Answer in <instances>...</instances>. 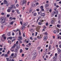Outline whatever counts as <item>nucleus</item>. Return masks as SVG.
Listing matches in <instances>:
<instances>
[{
  "label": "nucleus",
  "instance_id": "393cba45",
  "mask_svg": "<svg viewBox=\"0 0 61 61\" xmlns=\"http://www.w3.org/2000/svg\"><path fill=\"white\" fill-rule=\"evenodd\" d=\"M25 27L22 26V27H21V30H23V29H24V28H25Z\"/></svg>",
  "mask_w": 61,
  "mask_h": 61
},
{
  "label": "nucleus",
  "instance_id": "f257e3e1",
  "mask_svg": "<svg viewBox=\"0 0 61 61\" xmlns=\"http://www.w3.org/2000/svg\"><path fill=\"white\" fill-rule=\"evenodd\" d=\"M13 5H12L10 7H9V9L7 10V12L9 13L11 12V10L13 8Z\"/></svg>",
  "mask_w": 61,
  "mask_h": 61
},
{
  "label": "nucleus",
  "instance_id": "58836bf2",
  "mask_svg": "<svg viewBox=\"0 0 61 61\" xmlns=\"http://www.w3.org/2000/svg\"><path fill=\"white\" fill-rule=\"evenodd\" d=\"M44 7H43V6L41 5L40 7V8L41 9H43Z\"/></svg>",
  "mask_w": 61,
  "mask_h": 61
},
{
  "label": "nucleus",
  "instance_id": "5fc2aeb1",
  "mask_svg": "<svg viewBox=\"0 0 61 61\" xmlns=\"http://www.w3.org/2000/svg\"><path fill=\"white\" fill-rule=\"evenodd\" d=\"M13 23H14V22H13V21H12L10 23V24L11 25H12L13 24Z\"/></svg>",
  "mask_w": 61,
  "mask_h": 61
},
{
  "label": "nucleus",
  "instance_id": "a19ab883",
  "mask_svg": "<svg viewBox=\"0 0 61 61\" xmlns=\"http://www.w3.org/2000/svg\"><path fill=\"white\" fill-rule=\"evenodd\" d=\"M38 24L39 25H42V23L40 22H39L38 23Z\"/></svg>",
  "mask_w": 61,
  "mask_h": 61
},
{
  "label": "nucleus",
  "instance_id": "a18cd8bd",
  "mask_svg": "<svg viewBox=\"0 0 61 61\" xmlns=\"http://www.w3.org/2000/svg\"><path fill=\"white\" fill-rule=\"evenodd\" d=\"M41 49V47H38L37 48V49L38 50H39Z\"/></svg>",
  "mask_w": 61,
  "mask_h": 61
},
{
  "label": "nucleus",
  "instance_id": "f3484780",
  "mask_svg": "<svg viewBox=\"0 0 61 61\" xmlns=\"http://www.w3.org/2000/svg\"><path fill=\"white\" fill-rule=\"evenodd\" d=\"M16 46V44H15L13 46H12V48H14Z\"/></svg>",
  "mask_w": 61,
  "mask_h": 61
},
{
  "label": "nucleus",
  "instance_id": "6e6d98bb",
  "mask_svg": "<svg viewBox=\"0 0 61 61\" xmlns=\"http://www.w3.org/2000/svg\"><path fill=\"white\" fill-rule=\"evenodd\" d=\"M36 11L38 12V11H39V9H36Z\"/></svg>",
  "mask_w": 61,
  "mask_h": 61
},
{
  "label": "nucleus",
  "instance_id": "c9c22d12",
  "mask_svg": "<svg viewBox=\"0 0 61 61\" xmlns=\"http://www.w3.org/2000/svg\"><path fill=\"white\" fill-rule=\"evenodd\" d=\"M30 39H31L32 40H33V39L32 38V37L31 36L30 38Z\"/></svg>",
  "mask_w": 61,
  "mask_h": 61
},
{
  "label": "nucleus",
  "instance_id": "20e7f679",
  "mask_svg": "<svg viewBox=\"0 0 61 61\" xmlns=\"http://www.w3.org/2000/svg\"><path fill=\"white\" fill-rule=\"evenodd\" d=\"M57 50H58V54H60L61 53V50L59 48H57Z\"/></svg>",
  "mask_w": 61,
  "mask_h": 61
},
{
  "label": "nucleus",
  "instance_id": "39448f33",
  "mask_svg": "<svg viewBox=\"0 0 61 61\" xmlns=\"http://www.w3.org/2000/svg\"><path fill=\"white\" fill-rule=\"evenodd\" d=\"M41 28V26H38L36 29V31H37L38 32H39V28Z\"/></svg>",
  "mask_w": 61,
  "mask_h": 61
},
{
  "label": "nucleus",
  "instance_id": "052dcab7",
  "mask_svg": "<svg viewBox=\"0 0 61 61\" xmlns=\"http://www.w3.org/2000/svg\"><path fill=\"white\" fill-rule=\"evenodd\" d=\"M26 46L27 47H29L30 46L28 44V45H26Z\"/></svg>",
  "mask_w": 61,
  "mask_h": 61
},
{
  "label": "nucleus",
  "instance_id": "3c124183",
  "mask_svg": "<svg viewBox=\"0 0 61 61\" xmlns=\"http://www.w3.org/2000/svg\"><path fill=\"white\" fill-rule=\"evenodd\" d=\"M6 60H7V61H8L9 60V58H6Z\"/></svg>",
  "mask_w": 61,
  "mask_h": 61
},
{
  "label": "nucleus",
  "instance_id": "4d7b16f0",
  "mask_svg": "<svg viewBox=\"0 0 61 61\" xmlns=\"http://www.w3.org/2000/svg\"><path fill=\"white\" fill-rule=\"evenodd\" d=\"M52 9H50V10H49V12H50V13H51L52 12Z\"/></svg>",
  "mask_w": 61,
  "mask_h": 61
},
{
  "label": "nucleus",
  "instance_id": "09e8293b",
  "mask_svg": "<svg viewBox=\"0 0 61 61\" xmlns=\"http://www.w3.org/2000/svg\"><path fill=\"white\" fill-rule=\"evenodd\" d=\"M54 6H56L57 5H56V3H55L54 4Z\"/></svg>",
  "mask_w": 61,
  "mask_h": 61
},
{
  "label": "nucleus",
  "instance_id": "a878e982",
  "mask_svg": "<svg viewBox=\"0 0 61 61\" xmlns=\"http://www.w3.org/2000/svg\"><path fill=\"white\" fill-rule=\"evenodd\" d=\"M58 23L59 24H61V21L60 20H59L58 21Z\"/></svg>",
  "mask_w": 61,
  "mask_h": 61
},
{
  "label": "nucleus",
  "instance_id": "aec40b11",
  "mask_svg": "<svg viewBox=\"0 0 61 61\" xmlns=\"http://www.w3.org/2000/svg\"><path fill=\"white\" fill-rule=\"evenodd\" d=\"M26 25L25 24V23H23L22 26H24L25 27V26Z\"/></svg>",
  "mask_w": 61,
  "mask_h": 61
},
{
  "label": "nucleus",
  "instance_id": "72a5a7b5",
  "mask_svg": "<svg viewBox=\"0 0 61 61\" xmlns=\"http://www.w3.org/2000/svg\"><path fill=\"white\" fill-rule=\"evenodd\" d=\"M44 34L45 35H46V36H47V35H48V33L47 32H46Z\"/></svg>",
  "mask_w": 61,
  "mask_h": 61
},
{
  "label": "nucleus",
  "instance_id": "2f4dec72",
  "mask_svg": "<svg viewBox=\"0 0 61 61\" xmlns=\"http://www.w3.org/2000/svg\"><path fill=\"white\" fill-rule=\"evenodd\" d=\"M11 33V32H9L8 34V36H10V33Z\"/></svg>",
  "mask_w": 61,
  "mask_h": 61
},
{
  "label": "nucleus",
  "instance_id": "6e6552de",
  "mask_svg": "<svg viewBox=\"0 0 61 61\" xmlns=\"http://www.w3.org/2000/svg\"><path fill=\"white\" fill-rule=\"evenodd\" d=\"M42 37V36L41 35H39L37 36V38L38 39H41Z\"/></svg>",
  "mask_w": 61,
  "mask_h": 61
},
{
  "label": "nucleus",
  "instance_id": "7c9ffc66",
  "mask_svg": "<svg viewBox=\"0 0 61 61\" xmlns=\"http://www.w3.org/2000/svg\"><path fill=\"white\" fill-rule=\"evenodd\" d=\"M37 15L36 13H34L33 14L34 16H36Z\"/></svg>",
  "mask_w": 61,
  "mask_h": 61
},
{
  "label": "nucleus",
  "instance_id": "49530a36",
  "mask_svg": "<svg viewBox=\"0 0 61 61\" xmlns=\"http://www.w3.org/2000/svg\"><path fill=\"white\" fill-rule=\"evenodd\" d=\"M14 53H12L11 54V56H14Z\"/></svg>",
  "mask_w": 61,
  "mask_h": 61
},
{
  "label": "nucleus",
  "instance_id": "9b49d317",
  "mask_svg": "<svg viewBox=\"0 0 61 61\" xmlns=\"http://www.w3.org/2000/svg\"><path fill=\"white\" fill-rule=\"evenodd\" d=\"M36 51H32L31 53V54L32 55H34V54H35V53H36Z\"/></svg>",
  "mask_w": 61,
  "mask_h": 61
},
{
  "label": "nucleus",
  "instance_id": "69168bd1",
  "mask_svg": "<svg viewBox=\"0 0 61 61\" xmlns=\"http://www.w3.org/2000/svg\"><path fill=\"white\" fill-rule=\"evenodd\" d=\"M53 32L54 34H56V30H54Z\"/></svg>",
  "mask_w": 61,
  "mask_h": 61
},
{
  "label": "nucleus",
  "instance_id": "b1692460",
  "mask_svg": "<svg viewBox=\"0 0 61 61\" xmlns=\"http://www.w3.org/2000/svg\"><path fill=\"white\" fill-rule=\"evenodd\" d=\"M51 45H50L49 47V50H50L51 49Z\"/></svg>",
  "mask_w": 61,
  "mask_h": 61
},
{
  "label": "nucleus",
  "instance_id": "f8f14e48",
  "mask_svg": "<svg viewBox=\"0 0 61 61\" xmlns=\"http://www.w3.org/2000/svg\"><path fill=\"white\" fill-rule=\"evenodd\" d=\"M41 16H45V13H41Z\"/></svg>",
  "mask_w": 61,
  "mask_h": 61
},
{
  "label": "nucleus",
  "instance_id": "bf43d9fd",
  "mask_svg": "<svg viewBox=\"0 0 61 61\" xmlns=\"http://www.w3.org/2000/svg\"><path fill=\"white\" fill-rule=\"evenodd\" d=\"M40 18H41V16H40L38 17V20H39V19H40Z\"/></svg>",
  "mask_w": 61,
  "mask_h": 61
},
{
  "label": "nucleus",
  "instance_id": "680f3d73",
  "mask_svg": "<svg viewBox=\"0 0 61 61\" xmlns=\"http://www.w3.org/2000/svg\"><path fill=\"white\" fill-rule=\"evenodd\" d=\"M2 50H3V48H0V51H2Z\"/></svg>",
  "mask_w": 61,
  "mask_h": 61
},
{
  "label": "nucleus",
  "instance_id": "2eb2a0df",
  "mask_svg": "<svg viewBox=\"0 0 61 61\" xmlns=\"http://www.w3.org/2000/svg\"><path fill=\"white\" fill-rule=\"evenodd\" d=\"M51 24H54L55 23H54V21L53 20H52L51 22Z\"/></svg>",
  "mask_w": 61,
  "mask_h": 61
},
{
  "label": "nucleus",
  "instance_id": "c85d7f7f",
  "mask_svg": "<svg viewBox=\"0 0 61 61\" xmlns=\"http://www.w3.org/2000/svg\"><path fill=\"white\" fill-rule=\"evenodd\" d=\"M19 10H16V12L18 14H20V12H19Z\"/></svg>",
  "mask_w": 61,
  "mask_h": 61
},
{
  "label": "nucleus",
  "instance_id": "e2e57ef3",
  "mask_svg": "<svg viewBox=\"0 0 61 61\" xmlns=\"http://www.w3.org/2000/svg\"><path fill=\"white\" fill-rule=\"evenodd\" d=\"M52 43H53V41H51L50 42V44H52Z\"/></svg>",
  "mask_w": 61,
  "mask_h": 61
},
{
  "label": "nucleus",
  "instance_id": "c03bdc74",
  "mask_svg": "<svg viewBox=\"0 0 61 61\" xmlns=\"http://www.w3.org/2000/svg\"><path fill=\"white\" fill-rule=\"evenodd\" d=\"M38 34V33H37V32H36V34H35L36 36H37V35Z\"/></svg>",
  "mask_w": 61,
  "mask_h": 61
},
{
  "label": "nucleus",
  "instance_id": "79ce46f5",
  "mask_svg": "<svg viewBox=\"0 0 61 61\" xmlns=\"http://www.w3.org/2000/svg\"><path fill=\"white\" fill-rule=\"evenodd\" d=\"M40 21L41 23H42V22H44V21L43 20L41 19V20H40Z\"/></svg>",
  "mask_w": 61,
  "mask_h": 61
},
{
  "label": "nucleus",
  "instance_id": "a211bd4d",
  "mask_svg": "<svg viewBox=\"0 0 61 61\" xmlns=\"http://www.w3.org/2000/svg\"><path fill=\"white\" fill-rule=\"evenodd\" d=\"M54 14H57V15H58V12L57 11H56H56H54Z\"/></svg>",
  "mask_w": 61,
  "mask_h": 61
},
{
  "label": "nucleus",
  "instance_id": "6ab92c4d",
  "mask_svg": "<svg viewBox=\"0 0 61 61\" xmlns=\"http://www.w3.org/2000/svg\"><path fill=\"white\" fill-rule=\"evenodd\" d=\"M56 58H57V57H56V56H54L53 57V59L54 60H56Z\"/></svg>",
  "mask_w": 61,
  "mask_h": 61
},
{
  "label": "nucleus",
  "instance_id": "f03ea898",
  "mask_svg": "<svg viewBox=\"0 0 61 61\" xmlns=\"http://www.w3.org/2000/svg\"><path fill=\"white\" fill-rule=\"evenodd\" d=\"M5 20L4 18H0V22L1 24L5 23Z\"/></svg>",
  "mask_w": 61,
  "mask_h": 61
},
{
  "label": "nucleus",
  "instance_id": "0eeeda50",
  "mask_svg": "<svg viewBox=\"0 0 61 61\" xmlns=\"http://www.w3.org/2000/svg\"><path fill=\"white\" fill-rule=\"evenodd\" d=\"M43 40L44 41H46L48 37L47 36H45L43 38Z\"/></svg>",
  "mask_w": 61,
  "mask_h": 61
},
{
  "label": "nucleus",
  "instance_id": "cd10ccee",
  "mask_svg": "<svg viewBox=\"0 0 61 61\" xmlns=\"http://www.w3.org/2000/svg\"><path fill=\"white\" fill-rule=\"evenodd\" d=\"M22 52H23V50L22 49H21L20 50V53H22Z\"/></svg>",
  "mask_w": 61,
  "mask_h": 61
},
{
  "label": "nucleus",
  "instance_id": "774afa93",
  "mask_svg": "<svg viewBox=\"0 0 61 61\" xmlns=\"http://www.w3.org/2000/svg\"><path fill=\"white\" fill-rule=\"evenodd\" d=\"M29 3H30V2L29 1L27 3V5H29Z\"/></svg>",
  "mask_w": 61,
  "mask_h": 61
},
{
  "label": "nucleus",
  "instance_id": "bb28decb",
  "mask_svg": "<svg viewBox=\"0 0 61 61\" xmlns=\"http://www.w3.org/2000/svg\"><path fill=\"white\" fill-rule=\"evenodd\" d=\"M16 56H17V54H16V53H15L14 56V58H15V57H16Z\"/></svg>",
  "mask_w": 61,
  "mask_h": 61
},
{
  "label": "nucleus",
  "instance_id": "864d4df0",
  "mask_svg": "<svg viewBox=\"0 0 61 61\" xmlns=\"http://www.w3.org/2000/svg\"><path fill=\"white\" fill-rule=\"evenodd\" d=\"M9 16H10V15H7V17H9Z\"/></svg>",
  "mask_w": 61,
  "mask_h": 61
},
{
  "label": "nucleus",
  "instance_id": "4468645a",
  "mask_svg": "<svg viewBox=\"0 0 61 61\" xmlns=\"http://www.w3.org/2000/svg\"><path fill=\"white\" fill-rule=\"evenodd\" d=\"M54 15H55L54 12H52L51 14V17H53V16H54Z\"/></svg>",
  "mask_w": 61,
  "mask_h": 61
},
{
  "label": "nucleus",
  "instance_id": "423d86ee",
  "mask_svg": "<svg viewBox=\"0 0 61 61\" xmlns=\"http://www.w3.org/2000/svg\"><path fill=\"white\" fill-rule=\"evenodd\" d=\"M37 55V54H36V53H35V54L33 56L32 58V59L33 60L35 59V58H36V56Z\"/></svg>",
  "mask_w": 61,
  "mask_h": 61
},
{
  "label": "nucleus",
  "instance_id": "8fccbe9b",
  "mask_svg": "<svg viewBox=\"0 0 61 61\" xmlns=\"http://www.w3.org/2000/svg\"><path fill=\"white\" fill-rule=\"evenodd\" d=\"M35 4H33L32 5V6L33 7H35Z\"/></svg>",
  "mask_w": 61,
  "mask_h": 61
},
{
  "label": "nucleus",
  "instance_id": "ddd939ff",
  "mask_svg": "<svg viewBox=\"0 0 61 61\" xmlns=\"http://www.w3.org/2000/svg\"><path fill=\"white\" fill-rule=\"evenodd\" d=\"M57 27H58V28H60L61 27V25H59V24H58L57 25Z\"/></svg>",
  "mask_w": 61,
  "mask_h": 61
},
{
  "label": "nucleus",
  "instance_id": "ea45409f",
  "mask_svg": "<svg viewBox=\"0 0 61 61\" xmlns=\"http://www.w3.org/2000/svg\"><path fill=\"white\" fill-rule=\"evenodd\" d=\"M57 54L56 53H55V56H56V57H57Z\"/></svg>",
  "mask_w": 61,
  "mask_h": 61
},
{
  "label": "nucleus",
  "instance_id": "37998d69",
  "mask_svg": "<svg viewBox=\"0 0 61 61\" xmlns=\"http://www.w3.org/2000/svg\"><path fill=\"white\" fill-rule=\"evenodd\" d=\"M38 15H41V12H38Z\"/></svg>",
  "mask_w": 61,
  "mask_h": 61
},
{
  "label": "nucleus",
  "instance_id": "4be33fe9",
  "mask_svg": "<svg viewBox=\"0 0 61 61\" xmlns=\"http://www.w3.org/2000/svg\"><path fill=\"white\" fill-rule=\"evenodd\" d=\"M34 29H33L31 28L30 29V32H34Z\"/></svg>",
  "mask_w": 61,
  "mask_h": 61
},
{
  "label": "nucleus",
  "instance_id": "338daca9",
  "mask_svg": "<svg viewBox=\"0 0 61 61\" xmlns=\"http://www.w3.org/2000/svg\"><path fill=\"white\" fill-rule=\"evenodd\" d=\"M24 56H25V54H22V57H24Z\"/></svg>",
  "mask_w": 61,
  "mask_h": 61
},
{
  "label": "nucleus",
  "instance_id": "dca6fc26",
  "mask_svg": "<svg viewBox=\"0 0 61 61\" xmlns=\"http://www.w3.org/2000/svg\"><path fill=\"white\" fill-rule=\"evenodd\" d=\"M15 53H18V51L17 49H16L15 48Z\"/></svg>",
  "mask_w": 61,
  "mask_h": 61
},
{
  "label": "nucleus",
  "instance_id": "603ef678",
  "mask_svg": "<svg viewBox=\"0 0 61 61\" xmlns=\"http://www.w3.org/2000/svg\"><path fill=\"white\" fill-rule=\"evenodd\" d=\"M46 58L47 59L48 58V56L47 55H46Z\"/></svg>",
  "mask_w": 61,
  "mask_h": 61
},
{
  "label": "nucleus",
  "instance_id": "c756f323",
  "mask_svg": "<svg viewBox=\"0 0 61 61\" xmlns=\"http://www.w3.org/2000/svg\"><path fill=\"white\" fill-rule=\"evenodd\" d=\"M59 32V29H57V33H58Z\"/></svg>",
  "mask_w": 61,
  "mask_h": 61
},
{
  "label": "nucleus",
  "instance_id": "4c0bfd02",
  "mask_svg": "<svg viewBox=\"0 0 61 61\" xmlns=\"http://www.w3.org/2000/svg\"><path fill=\"white\" fill-rule=\"evenodd\" d=\"M9 19H10V20H12L13 19V18L10 17Z\"/></svg>",
  "mask_w": 61,
  "mask_h": 61
},
{
  "label": "nucleus",
  "instance_id": "412c9836",
  "mask_svg": "<svg viewBox=\"0 0 61 61\" xmlns=\"http://www.w3.org/2000/svg\"><path fill=\"white\" fill-rule=\"evenodd\" d=\"M16 49H18L20 48V46H17L16 47Z\"/></svg>",
  "mask_w": 61,
  "mask_h": 61
},
{
  "label": "nucleus",
  "instance_id": "1a4fd4ad",
  "mask_svg": "<svg viewBox=\"0 0 61 61\" xmlns=\"http://www.w3.org/2000/svg\"><path fill=\"white\" fill-rule=\"evenodd\" d=\"M14 50L15 49H14V48H12V47L10 49V50L11 52H14Z\"/></svg>",
  "mask_w": 61,
  "mask_h": 61
},
{
  "label": "nucleus",
  "instance_id": "f704fd0d",
  "mask_svg": "<svg viewBox=\"0 0 61 61\" xmlns=\"http://www.w3.org/2000/svg\"><path fill=\"white\" fill-rule=\"evenodd\" d=\"M5 56L6 57H8V55H7V54H5Z\"/></svg>",
  "mask_w": 61,
  "mask_h": 61
},
{
  "label": "nucleus",
  "instance_id": "e433bc0d",
  "mask_svg": "<svg viewBox=\"0 0 61 61\" xmlns=\"http://www.w3.org/2000/svg\"><path fill=\"white\" fill-rule=\"evenodd\" d=\"M9 38L11 40V39H12V38H12V37H9L8 38Z\"/></svg>",
  "mask_w": 61,
  "mask_h": 61
},
{
  "label": "nucleus",
  "instance_id": "13d9d810",
  "mask_svg": "<svg viewBox=\"0 0 61 61\" xmlns=\"http://www.w3.org/2000/svg\"><path fill=\"white\" fill-rule=\"evenodd\" d=\"M54 11H56V7L54 8Z\"/></svg>",
  "mask_w": 61,
  "mask_h": 61
},
{
  "label": "nucleus",
  "instance_id": "5701e85b",
  "mask_svg": "<svg viewBox=\"0 0 61 61\" xmlns=\"http://www.w3.org/2000/svg\"><path fill=\"white\" fill-rule=\"evenodd\" d=\"M46 7H48L49 6V4H46L45 5Z\"/></svg>",
  "mask_w": 61,
  "mask_h": 61
},
{
  "label": "nucleus",
  "instance_id": "9d476101",
  "mask_svg": "<svg viewBox=\"0 0 61 61\" xmlns=\"http://www.w3.org/2000/svg\"><path fill=\"white\" fill-rule=\"evenodd\" d=\"M7 1L6 0H4V4H7Z\"/></svg>",
  "mask_w": 61,
  "mask_h": 61
},
{
  "label": "nucleus",
  "instance_id": "0e129e2a",
  "mask_svg": "<svg viewBox=\"0 0 61 61\" xmlns=\"http://www.w3.org/2000/svg\"><path fill=\"white\" fill-rule=\"evenodd\" d=\"M41 11H44V9H41Z\"/></svg>",
  "mask_w": 61,
  "mask_h": 61
},
{
  "label": "nucleus",
  "instance_id": "de8ad7c7",
  "mask_svg": "<svg viewBox=\"0 0 61 61\" xmlns=\"http://www.w3.org/2000/svg\"><path fill=\"white\" fill-rule=\"evenodd\" d=\"M19 35H21V32L20 31H19Z\"/></svg>",
  "mask_w": 61,
  "mask_h": 61
},
{
  "label": "nucleus",
  "instance_id": "7ed1b4c3",
  "mask_svg": "<svg viewBox=\"0 0 61 61\" xmlns=\"http://www.w3.org/2000/svg\"><path fill=\"white\" fill-rule=\"evenodd\" d=\"M26 3V1L25 0H23L21 1L20 3V5H23L24 4Z\"/></svg>",
  "mask_w": 61,
  "mask_h": 61
},
{
  "label": "nucleus",
  "instance_id": "473e14b6",
  "mask_svg": "<svg viewBox=\"0 0 61 61\" xmlns=\"http://www.w3.org/2000/svg\"><path fill=\"white\" fill-rule=\"evenodd\" d=\"M18 38H19V39H22V36H19L18 37Z\"/></svg>",
  "mask_w": 61,
  "mask_h": 61
}]
</instances>
